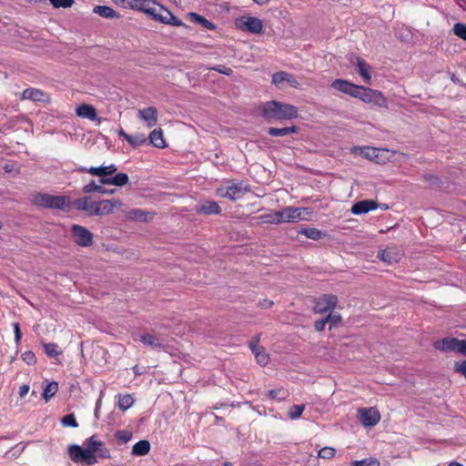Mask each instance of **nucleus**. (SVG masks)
<instances>
[{
    "label": "nucleus",
    "mask_w": 466,
    "mask_h": 466,
    "mask_svg": "<svg viewBox=\"0 0 466 466\" xmlns=\"http://www.w3.org/2000/svg\"><path fill=\"white\" fill-rule=\"evenodd\" d=\"M327 323L337 325L341 321V316L339 313H329L326 318Z\"/></svg>",
    "instance_id": "nucleus-51"
},
{
    "label": "nucleus",
    "mask_w": 466,
    "mask_h": 466,
    "mask_svg": "<svg viewBox=\"0 0 466 466\" xmlns=\"http://www.w3.org/2000/svg\"><path fill=\"white\" fill-rule=\"evenodd\" d=\"M249 188L243 182L227 183L217 189V195L230 200L240 198Z\"/></svg>",
    "instance_id": "nucleus-4"
},
{
    "label": "nucleus",
    "mask_w": 466,
    "mask_h": 466,
    "mask_svg": "<svg viewBox=\"0 0 466 466\" xmlns=\"http://www.w3.org/2000/svg\"><path fill=\"white\" fill-rule=\"evenodd\" d=\"M76 114L77 116L86 118L91 121L101 122V118L98 117L96 109L88 104H81L76 108Z\"/></svg>",
    "instance_id": "nucleus-17"
},
{
    "label": "nucleus",
    "mask_w": 466,
    "mask_h": 466,
    "mask_svg": "<svg viewBox=\"0 0 466 466\" xmlns=\"http://www.w3.org/2000/svg\"><path fill=\"white\" fill-rule=\"evenodd\" d=\"M150 451V443L147 440H142L134 444L132 454L135 456H144Z\"/></svg>",
    "instance_id": "nucleus-30"
},
{
    "label": "nucleus",
    "mask_w": 466,
    "mask_h": 466,
    "mask_svg": "<svg viewBox=\"0 0 466 466\" xmlns=\"http://www.w3.org/2000/svg\"><path fill=\"white\" fill-rule=\"evenodd\" d=\"M61 423L63 426L65 427H73V428H76L78 426V423L76 420V417L74 414H68V415H66L62 420H61Z\"/></svg>",
    "instance_id": "nucleus-47"
},
{
    "label": "nucleus",
    "mask_w": 466,
    "mask_h": 466,
    "mask_svg": "<svg viewBox=\"0 0 466 466\" xmlns=\"http://www.w3.org/2000/svg\"><path fill=\"white\" fill-rule=\"evenodd\" d=\"M43 346L45 352L51 358H55L60 354V351L57 350V345L55 343H44Z\"/></svg>",
    "instance_id": "nucleus-45"
},
{
    "label": "nucleus",
    "mask_w": 466,
    "mask_h": 466,
    "mask_svg": "<svg viewBox=\"0 0 466 466\" xmlns=\"http://www.w3.org/2000/svg\"><path fill=\"white\" fill-rule=\"evenodd\" d=\"M336 451L331 447H324L319 450L318 457L325 460L332 459L335 456Z\"/></svg>",
    "instance_id": "nucleus-46"
},
{
    "label": "nucleus",
    "mask_w": 466,
    "mask_h": 466,
    "mask_svg": "<svg viewBox=\"0 0 466 466\" xmlns=\"http://www.w3.org/2000/svg\"><path fill=\"white\" fill-rule=\"evenodd\" d=\"M454 370L458 373L462 374L466 379V360L455 362Z\"/></svg>",
    "instance_id": "nucleus-53"
},
{
    "label": "nucleus",
    "mask_w": 466,
    "mask_h": 466,
    "mask_svg": "<svg viewBox=\"0 0 466 466\" xmlns=\"http://www.w3.org/2000/svg\"><path fill=\"white\" fill-rule=\"evenodd\" d=\"M123 206V202L118 198L104 199L96 201L94 210V216H105L113 213L115 208Z\"/></svg>",
    "instance_id": "nucleus-10"
},
{
    "label": "nucleus",
    "mask_w": 466,
    "mask_h": 466,
    "mask_svg": "<svg viewBox=\"0 0 466 466\" xmlns=\"http://www.w3.org/2000/svg\"><path fill=\"white\" fill-rule=\"evenodd\" d=\"M338 303V298L334 295H323L319 298L314 305L316 313L323 314L335 309Z\"/></svg>",
    "instance_id": "nucleus-11"
},
{
    "label": "nucleus",
    "mask_w": 466,
    "mask_h": 466,
    "mask_svg": "<svg viewBox=\"0 0 466 466\" xmlns=\"http://www.w3.org/2000/svg\"><path fill=\"white\" fill-rule=\"evenodd\" d=\"M68 456L74 462L84 461L87 465H93L97 462L96 456H91L86 451V448H82L79 445L72 444L67 449Z\"/></svg>",
    "instance_id": "nucleus-6"
},
{
    "label": "nucleus",
    "mask_w": 466,
    "mask_h": 466,
    "mask_svg": "<svg viewBox=\"0 0 466 466\" xmlns=\"http://www.w3.org/2000/svg\"><path fill=\"white\" fill-rule=\"evenodd\" d=\"M260 223L275 224L274 212L262 214L258 218Z\"/></svg>",
    "instance_id": "nucleus-50"
},
{
    "label": "nucleus",
    "mask_w": 466,
    "mask_h": 466,
    "mask_svg": "<svg viewBox=\"0 0 466 466\" xmlns=\"http://www.w3.org/2000/svg\"><path fill=\"white\" fill-rule=\"evenodd\" d=\"M360 100L379 107H388V100L384 95L380 91L369 87L362 88Z\"/></svg>",
    "instance_id": "nucleus-5"
},
{
    "label": "nucleus",
    "mask_w": 466,
    "mask_h": 466,
    "mask_svg": "<svg viewBox=\"0 0 466 466\" xmlns=\"http://www.w3.org/2000/svg\"><path fill=\"white\" fill-rule=\"evenodd\" d=\"M58 390V384L56 381L49 382L44 389L43 397L48 401Z\"/></svg>",
    "instance_id": "nucleus-38"
},
{
    "label": "nucleus",
    "mask_w": 466,
    "mask_h": 466,
    "mask_svg": "<svg viewBox=\"0 0 466 466\" xmlns=\"http://www.w3.org/2000/svg\"><path fill=\"white\" fill-rule=\"evenodd\" d=\"M236 25L242 31L258 34L262 31V21L253 16H242L236 20Z\"/></svg>",
    "instance_id": "nucleus-8"
},
{
    "label": "nucleus",
    "mask_w": 466,
    "mask_h": 466,
    "mask_svg": "<svg viewBox=\"0 0 466 466\" xmlns=\"http://www.w3.org/2000/svg\"><path fill=\"white\" fill-rule=\"evenodd\" d=\"M35 205L51 209H59L63 211H69L70 198L67 196H56L46 193H39L34 198Z\"/></svg>",
    "instance_id": "nucleus-2"
},
{
    "label": "nucleus",
    "mask_w": 466,
    "mask_h": 466,
    "mask_svg": "<svg viewBox=\"0 0 466 466\" xmlns=\"http://www.w3.org/2000/svg\"><path fill=\"white\" fill-rule=\"evenodd\" d=\"M380 461L375 458H366L360 461H354L351 466H380Z\"/></svg>",
    "instance_id": "nucleus-42"
},
{
    "label": "nucleus",
    "mask_w": 466,
    "mask_h": 466,
    "mask_svg": "<svg viewBox=\"0 0 466 466\" xmlns=\"http://www.w3.org/2000/svg\"><path fill=\"white\" fill-rule=\"evenodd\" d=\"M359 419L365 427H372L380 421V414L375 408H363L359 410Z\"/></svg>",
    "instance_id": "nucleus-12"
},
{
    "label": "nucleus",
    "mask_w": 466,
    "mask_h": 466,
    "mask_svg": "<svg viewBox=\"0 0 466 466\" xmlns=\"http://www.w3.org/2000/svg\"><path fill=\"white\" fill-rule=\"evenodd\" d=\"M29 391V386L28 385H23L22 387H20V390H19V395L21 397H25Z\"/></svg>",
    "instance_id": "nucleus-62"
},
{
    "label": "nucleus",
    "mask_w": 466,
    "mask_h": 466,
    "mask_svg": "<svg viewBox=\"0 0 466 466\" xmlns=\"http://www.w3.org/2000/svg\"><path fill=\"white\" fill-rule=\"evenodd\" d=\"M304 410H305V405H303V404L302 405H293L292 407L289 408L288 415H289V419L297 420L301 416Z\"/></svg>",
    "instance_id": "nucleus-40"
},
{
    "label": "nucleus",
    "mask_w": 466,
    "mask_h": 466,
    "mask_svg": "<svg viewBox=\"0 0 466 466\" xmlns=\"http://www.w3.org/2000/svg\"><path fill=\"white\" fill-rule=\"evenodd\" d=\"M22 359L25 362L31 365L35 363L36 358L32 351H26L22 355Z\"/></svg>",
    "instance_id": "nucleus-54"
},
{
    "label": "nucleus",
    "mask_w": 466,
    "mask_h": 466,
    "mask_svg": "<svg viewBox=\"0 0 466 466\" xmlns=\"http://www.w3.org/2000/svg\"><path fill=\"white\" fill-rule=\"evenodd\" d=\"M284 214L286 222H296L307 219L306 216H309L311 211L307 208L286 207Z\"/></svg>",
    "instance_id": "nucleus-13"
},
{
    "label": "nucleus",
    "mask_w": 466,
    "mask_h": 466,
    "mask_svg": "<svg viewBox=\"0 0 466 466\" xmlns=\"http://www.w3.org/2000/svg\"><path fill=\"white\" fill-rule=\"evenodd\" d=\"M456 352L461 353L462 355H466V340H464V339L458 340V346H457Z\"/></svg>",
    "instance_id": "nucleus-57"
},
{
    "label": "nucleus",
    "mask_w": 466,
    "mask_h": 466,
    "mask_svg": "<svg viewBox=\"0 0 466 466\" xmlns=\"http://www.w3.org/2000/svg\"><path fill=\"white\" fill-rule=\"evenodd\" d=\"M187 16L190 18L191 22L195 24H199L209 30L215 29V25L200 15H198L196 13H188Z\"/></svg>",
    "instance_id": "nucleus-35"
},
{
    "label": "nucleus",
    "mask_w": 466,
    "mask_h": 466,
    "mask_svg": "<svg viewBox=\"0 0 466 466\" xmlns=\"http://www.w3.org/2000/svg\"><path fill=\"white\" fill-rule=\"evenodd\" d=\"M326 324H327L326 319L317 320L314 324L315 329L317 331H322L325 329Z\"/></svg>",
    "instance_id": "nucleus-59"
},
{
    "label": "nucleus",
    "mask_w": 466,
    "mask_h": 466,
    "mask_svg": "<svg viewBox=\"0 0 466 466\" xmlns=\"http://www.w3.org/2000/svg\"><path fill=\"white\" fill-rule=\"evenodd\" d=\"M127 142L137 147L141 145H143L146 142V137L143 134H136L134 136H130V137L127 138Z\"/></svg>",
    "instance_id": "nucleus-44"
},
{
    "label": "nucleus",
    "mask_w": 466,
    "mask_h": 466,
    "mask_svg": "<svg viewBox=\"0 0 466 466\" xmlns=\"http://www.w3.org/2000/svg\"><path fill=\"white\" fill-rule=\"evenodd\" d=\"M71 233L76 245L85 248L92 246L93 234L85 227L73 225L71 228Z\"/></svg>",
    "instance_id": "nucleus-7"
},
{
    "label": "nucleus",
    "mask_w": 466,
    "mask_h": 466,
    "mask_svg": "<svg viewBox=\"0 0 466 466\" xmlns=\"http://www.w3.org/2000/svg\"><path fill=\"white\" fill-rule=\"evenodd\" d=\"M377 208L378 203L375 200L365 199L355 203L351 207V213L354 215H361L375 210Z\"/></svg>",
    "instance_id": "nucleus-19"
},
{
    "label": "nucleus",
    "mask_w": 466,
    "mask_h": 466,
    "mask_svg": "<svg viewBox=\"0 0 466 466\" xmlns=\"http://www.w3.org/2000/svg\"><path fill=\"white\" fill-rule=\"evenodd\" d=\"M116 437L118 440H120L123 443H127L131 440L132 433L128 431L122 430V431H118L116 433Z\"/></svg>",
    "instance_id": "nucleus-49"
},
{
    "label": "nucleus",
    "mask_w": 466,
    "mask_h": 466,
    "mask_svg": "<svg viewBox=\"0 0 466 466\" xmlns=\"http://www.w3.org/2000/svg\"><path fill=\"white\" fill-rule=\"evenodd\" d=\"M85 193L99 192L102 194H114L116 189H106L101 185H97L95 181H91L83 187Z\"/></svg>",
    "instance_id": "nucleus-33"
},
{
    "label": "nucleus",
    "mask_w": 466,
    "mask_h": 466,
    "mask_svg": "<svg viewBox=\"0 0 466 466\" xmlns=\"http://www.w3.org/2000/svg\"><path fill=\"white\" fill-rule=\"evenodd\" d=\"M149 9L150 11H146V14L151 15L157 21L174 26L184 25V24L169 10L166 9L163 5L157 4L153 0L151 1Z\"/></svg>",
    "instance_id": "nucleus-3"
},
{
    "label": "nucleus",
    "mask_w": 466,
    "mask_h": 466,
    "mask_svg": "<svg viewBox=\"0 0 466 466\" xmlns=\"http://www.w3.org/2000/svg\"><path fill=\"white\" fill-rule=\"evenodd\" d=\"M22 99H28L35 102L48 101V96L37 88H26L22 94Z\"/></svg>",
    "instance_id": "nucleus-24"
},
{
    "label": "nucleus",
    "mask_w": 466,
    "mask_h": 466,
    "mask_svg": "<svg viewBox=\"0 0 466 466\" xmlns=\"http://www.w3.org/2000/svg\"><path fill=\"white\" fill-rule=\"evenodd\" d=\"M402 252L397 247H390L379 252L378 258L383 262L391 265L397 263L401 258Z\"/></svg>",
    "instance_id": "nucleus-15"
},
{
    "label": "nucleus",
    "mask_w": 466,
    "mask_h": 466,
    "mask_svg": "<svg viewBox=\"0 0 466 466\" xmlns=\"http://www.w3.org/2000/svg\"><path fill=\"white\" fill-rule=\"evenodd\" d=\"M117 5L123 8H130L146 13L150 11L149 5L152 0H112Z\"/></svg>",
    "instance_id": "nucleus-14"
},
{
    "label": "nucleus",
    "mask_w": 466,
    "mask_h": 466,
    "mask_svg": "<svg viewBox=\"0 0 466 466\" xmlns=\"http://www.w3.org/2000/svg\"><path fill=\"white\" fill-rule=\"evenodd\" d=\"M211 69H213L218 73L228 75V76L232 73V70L230 68L225 67L223 66H217L212 67Z\"/></svg>",
    "instance_id": "nucleus-58"
},
{
    "label": "nucleus",
    "mask_w": 466,
    "mask_h": 466,
    "mask_svg": "<svg viewBox=\"0 0 466 466\" xmlns=\"http://www.w3.org/2000/svg\"><path fill=\"white\" fill-rule=\"evenodd\" d=\"M13 327H14V332H15V343L18 344V343H20L21 339H22L20 326L18 323H14Z\"/></svg>",
    "instance_id": "nucleus-56"
},
{
    "label": "nucleus",
    "mask_w": 466,
    "mask_h": 466,
    "mask_svg": "<svg viewBox=\"0 0 466 466\" xmlns=\"http://www.w3.org/2000/svg\"><path fill=\"white\" fill-rule=\"evenodd\" d=\"M453 34L461 39L466 40V24L456 23L452 28Z\"/></svg>",
    "instance_id": "nucleus-43"
},
{
    "label": "nucleus",
    "mask_w": 466,
    "mask_h": 466,
    "mask_svg": "<svg viewBox=\"0 0 466 466\" xmlns=\"http://www.w3.org/2000/svg\"><path fill=\"white\" fill-rule=\"evenodd\" d=\"M94 13L106 18H118L119 15L111 7L106 5H96L93 9Z\"/></svg>",
    "instance_id": "nucleus-31"
},
{
    "label": "nucleus",
    "mask_w": 466,
    "mask_h": 466,
    "mask_svg": "<svg viewBox=\"0 0 466 466\" xmlns=\"http://www.w3.org/2000/svg\"><path fill=\"white\" fill-rule=\"evenodd\" d=\"M458 339L444 338L434 342V348L443 352L457 351Z\"/></svg>",
    "instance_id": "nucleus-23"
},
{
    "label": "nucleus",
    "mask_w": 466,
    "mask_h": 466,
    "mask_svg": "<svg viewBox=\"0 0 466 466\" xmlns=\"http://www.w3.org/2000/svg\"><path fill=\"white\" fill-rule=\"evenodd\" d=\"M288 82L291 86H297L298 82L293 78V76L287 72L281 71L273 74L272 76V83L278 86H279L282 83Z\"/></svg>",
    "instance_id": "nucleus-26"
},
{
    "label": "nucleus",
    "mask_w": 466,
    "mask_h": 466,
    "mask_svg": "<svg viewBox=\"0 0 466 466\" xmlns=\"http://www.w3.org/2000/svg\"><path fill=\"white\" fill-rule=\"evenodd\" d=\"M376 151H377L376 148L366 147V148L363 149L362 152L365 155V157H367L368 158H372L373 157L377 156L376 155Z\"/></svg>",
    "instance_id": "nucleus-60"
},
{
    "label": "nucleus",
    "mask_w": 466,
    "mask_h": 466,
    "mask_svg": "<svg viewBox=\"0 0 466 466\" xmlns=\"http://www.w3.org/2000/svg\"><path fill=\"white\" fill-rule=\"evenodd\" d=\"M285 208H282L281 210H279V211H275L274 212V218H275V224L278 225V224H281V223H286V218H285Z\"/></svg>",
    "instance_id": "nucleus-52"
},
{
    "label": "nucleus",
    "mask_w": 466,
    "mask_h": 466,
    "mask_svg": "<svg viewBox=\"0 0 466 466\" xmlns=\"http://www.w3.org/2000/svg\"><path fill=\"white\" fill-rule=\"evenodd\" d=\"M127 218L133 221L147 222L149 221L153 215L139 208H134L127 212Z\"/></svg>",
    "instance_id": "nucleus-25"
},
{
    "label": "nucleus",
    "mask_w": 466,
    "mask_h": 466,
    "mask_svg": "<svg viewBox=\"0 0 466 466\" xmlns=\"http://www.w3.org/2000/svg\"><path fill=\"white\" fill-rule=\"evenodd\" d=\"M298 132V127L296 126L277 128V127H269L268 133L272 137H285L290 134H294Z\"/></svg>",
    "instance_id": "nucleus-34"
},
{
    "label": "nucleus",
    "mask_w": 466,
    "mask_h": 466,
    "mask_svg": "<svg viewBox=\"0 0 466 466\" xmlns=\"http://www.w3.org/2000/svg\"><path fill=\"white\" fill-rule=\"evenodd\" d=\"M140 341L147 347H150L153 350H165L166 342L160 337L152 334L145 333L140 335Z\"/></svg>",
    "instance_id": "nucleus-16"
},
{
    "label": "nucleus",
    "mask_w": 466,
    "mask_h": 466,
    "mask_svg": "<svg viewBox=\"0 0 466 466\" xmlns=\"http://www.w3.org/2000/svg\"><path fill=\"white\" fill-rule=\"evenodd\" d=\"M96 203L91 197H85L74 200L72 206L76 210L86 211L88 215L94 216Z\"/></svg>",
    "instance_id": "nucleus-18"
},
{
    "label": "nucleus",
    "mask_w": 466,
    "mask_h": 466,
    "mask_svg": "<svg viewBox=\"0 0 466 466\" xmlns=\"http://www.w3.org/2000/svg\"><path fill=\"white\" fill-rule=\"evenodd\" d=\"M272 305L273 301L270 299H264L258 301V307L261 309H269L272 307Z\"/></svg>",
    "instance_id": "nucleus-61"
},
{
    "label": "nucleus",
    "mask_w": 466,
    "mask_h": 466,
    "mask_svg": "<svg viewBox=\"0 0 466 466\" xmlns=\"http://www.w3.org/2000/svg\"><path fill=\"white\" fill-rule=\"evenodd\" d=\"M357 66H358L359 73L362 76L364 81L367 84H370V79H371V76L370 73V65L367 64L364 59L358 57L357 58Z\"/></svg>",
    "instance_id": "nucleus-29"
},
{
    "label": "nucleus",
    "mask_w": 466,
    "mask_h": 466,
    "mask_svg": "<svg viewBox=\"0 0 466 466\" xmlns=\"http://www.w3.org/2000/svg\"><path fill=\"white\" fill-rule=\"evenodd\" d=\"M249 347L251 351L255 355L257 362L260 366H266L268 363L269 357L266 353L264 348L258 344V339H256L255 340L251 341Z\"/></svg>",
    "instance_id": "nucleus-21"
},
{
    "label": "nucleus",
    "mask_w": 466,
    "mask_h": 466,
    "mask_svg": "<svg viewBox=\"0 0 466 466\" xmlns=\"http://www.w3.org/2000/svg\"><path fill=\"white\" fill-rule=\"evenodd\" d=\"M149 141L154 147L158 148H165L167 147L166 141L164 139L163 132L161 129H154L149 134Z\"/></svg>",
    "instance_id": "nucleus-28"
},
{
    "label": "nucleus",
    "mask_w": 466,
    "mask_h": 466,
    "mask_svg": "<svg viewBox=\"0 0 466 466\" xmlns=\"http://www.w3.org/2000/svg\"><path fill=\"white\" fill-rule=\"evenodd\" d=\"M55 8H68L74 4V0H49Z\"/></svg>",
    "instance_id": "nucleus-48"
},
{
    "label": "nucleus",
    "mask_w": 466,
    "mask_h": 466,
    "mask_svg": "<svg viewBox=\"0 0 466 466\" xmlns=\"http://www.w3.org/2000/svg\"><path fill=\"white\" fill-rule=\"evenodd\" d=\"M119 136L124 137L127 141V138L130 137V135H128L127 133H126L123 129H121L119 132H118Z\"/></svg>",
    "instance_id": "nucleus-63"
},
{
    "label": "nucleus",
    "mask_w": 466,
    "mask_h": 466,
    "mask_svg": "<svg viewBox=\"0 0 466 466\" xmlns=\"http://www.w3.org/2000/svg\"><path fill=\"white\" fill-rule=\"evenodd\" d=\"M133 403H134V399L131 395H129V394L119 395L118 407L122 410H127L133 405Z\"/></svg>",
    "instance_id": "nucleus-39"
},
{
    "label": "nucleus",
    "mask_w": 466,
    "mask_h": 466,
    "mask_svg": "<svg viewBox=\"0 0 466 466\" xmlns=\"http://www.w3.org/2000/svg\"><path fill=\"white\" fill-rule=\"evenodd\" d=\"M300 234L306 236L308 238H310V239H313V240H319L323 236H325V234L318 229V228H302L300 231H299Z\"/></svg>",
    "instance_id": "nucleus-36"
},
{
    "label": "nucleus",
    "mask_w": 466,
    "mask_h": 466,
    "mask_svg": "<svg viewBox=\"0 0 466 466\" xmlns=\"http://www.w3.org/2000/svg\"><path fill=\"white\" fill-rule=\"evenodd\" d=\"M198 211L204 214H219L221 208L217 202L206 201L198 208Z\"/></svg>",
    "instance_id": "nucleus-32"
},
{
    "label": "nucleus",
    "mask_w": 466,
    "mask_h": 466,
    "mask_svg": "<svg viewBox=\"0 0 466 466\" xmlns=\"http://www.w3.org/2000/svg\"><path fill=\"white\" fill-rule=\"evenodd\" d=\"M262 114L268 119H293L298 116V109L289 104L268 101L262 106Z\"/></svg>",
    "instance_id": "nucleus-1"
},
{
    "label": "nucleus",
    "mask_w": 466,
    "mask_h": 466,
    "mask_svg": "<svg viewBox=\"0 0 466 466\" xmlns=\"http://www.w3.org/2000/svg\"><path fill=\"white\" fill-rule=\"evenodd\" d=\"M448 466H463L462 464L459 463V462H451Z\"/></svg>",
    "instance_id": "nucleus-64"
},
{
    "label": "nucleus",
    "mask_w": 466,
    "mask_h": 466,
    "mask_svg": "<svg viewBox=\"0 0 466 466\" xmlns=\"http://www.w3.org/2000/svg\"><path fill=\"white\" fill-rule=\"evenodd\" d=\"M353 84L342 80V79H336L332 82L331 86L344 94H349L350 92V88L352 89Z\"/></svg>",
    "instance_id": "nucleus-37"
},
{
    "label": "nucleus",
    "mask_w": 466,
    "mask_h": 466,
    "mask_svg": "<svg viewBox=\"0 0 466 466\" xmlns=\"http://www.w3.org/2000/svg\"><path fill=\"white\" fill-rule=\"evenodd\" d=\"M138 116L148 127H152L157 122V110L153 106L143 108L138 111Z\"/></svg>",
    "instance_id": "nucleus-22"
},
{
    "label": "nucleus",
    "mask_w": 466,
    "mask_h": 466,
    "mask_svg": "<svg viewBox=\"0 0 466 466\" xmlns=\"http://www.w3.org/2000/svg\"><path fill=\"white\" fill-rule=\"evenodd\" d=\"M268 394L271 399L278 400H283L288 397V391L284 389L270 390H268Z\"/></svg>",
    "instance_id": "nucleus-41"
},
{
    "label": "nucleus",
    "mask_w": 466,
    "mask_h": 466,
    "mask_svg": "<svg viewBox=\"0 0 466 466\" xmlns=\"http://www.w3.org/2000/svg\"><path fill=\"white\" fill-rule=\"evenodd\" d=\"M116 167L114 164L109 166H101V167H92L89 168L81 167L80 170L83 172H87L93 176L100 177L101 178H106V177L108 175H112L116 171Z\"/></svg>",
    "instance_id": "nucleus-20"
},
{
    "label": "nucleus",
    "mask_w": 466,
    "mask_h": 466,
    "mask_svg": "<svg viewBox=\"0 0 466 466\" xmlns=\"http://www.w3.org/2000/svg\"><path fill=\"white\" fill-rule=\"evenodd\" d=\"M86 450L91 456L97 454L101 458H109V450L106 448L103 441H98L95 435L88 438L86 441Z\"/></svg>",
    "instance_id": "nucleus-9"
},
{
    "label": "nucleus",
    "mask_w": 466,
    "mask_h": 466,
    "mask_svg": "<svg viewBox=\"0 0 466 466\" xmlns=\"http://www.w3.org/2000/svg\"><path fill=\"white\" fill-rule=\"evenodd\" d=\"M365 86H356V85H353L352 86V89L350 88V92H349L348 95L353 96V97H356V98H360L361 97V92H362V88H364Z\"/></svg>",
    "instance_id": "nucleus-55"
},
{
    "label": "nucleus",
    "mask_w": 466,
    "mask_h": 466,
    "mask_svg": "<svg viewBox=\"0 0 466 466\" xmlns=\"http://www.w3.org/2000/svg\"><path fill=\"white\" fill-rule=\"evenodd\" d=\"M100 182L106 185L122 187L128 182V176L126 173H118L113 177L101 178Z\"/></svg>",
    "instance_id": "nucleus-27"
}]
</instances>
